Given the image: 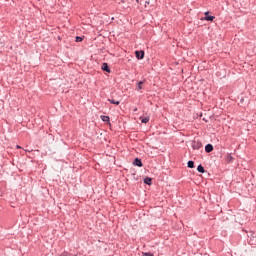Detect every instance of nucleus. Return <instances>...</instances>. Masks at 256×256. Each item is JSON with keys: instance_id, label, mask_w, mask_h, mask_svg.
I'll return each instance as SVG.
<instances>
[{"instance_id": "8", "label": "nucleus", "mask_w": 256, "mask_h": 256, "mask_svg": "<svg viewBox=\"0 0 256 256\" xmlns=\"http://www.w3.org/2000/svg\"><path fill=\"white\" fill-rule=\"evenodd\" d=\"M108 101L112 103V105H119L121 103L120 101H116L114 99H108Z\"/></svg>"}, {"instance_id": "16", "label": "nucleus", "mask_w": 256, "mask_h": 256, "mask_svg": "<svg viewBox=\"0 0 256 256\" xmlns=\"http://www.w3.org/2000/svg\"><path fill=\"white\" fill-rule=\"evenodd\" d=\"M60 256H71V255H69L67 253H62Z\"/></svg>"}, {"instance_id": "14", "label": "nucleus", "mask_w": 256, "mask_h": 256, "mask_svg": "<svg viewBox=\"0 0 256 256\" xmlns=\"http://www.w3.org/2000/svg\"><path fill=\"white\" fill-rule=\"evenodd\" d=\"M81 41H83V37L81 36L76 37V43H81Z\"/></svg>"}, {"instance_id": "17", "label": "nucleus", "mask_w": 256, "mask_h": 256, "mask_svg": "<svg viewBox=\"0 0 256 256\" xmlns=\"http://www.w3.org/2000/svg\"><path fill=\"white\" fill-rule=\"evenodd\" d=\"M232 159H233L232 156H229V157H228V161H231Z\"/></svg>"}, {"instance_id": "19", "label": "nucleus", "mask_w": 256, "mask_h": 256, "mask_svg": "<svg viewBox=\"0 0 256 256\" xmlns=\"http://www.w3.org/2000/svg\"><path fill=\"white\" fill-rule=\"evenodd\" d=\"M146 3H147V5H149V2L146 1Z\"/></svg>"}, {"instance_id": "2", "label": "nucleus", "mask_w": 256, "mask_h": 256, "mask_svg": "<svg viewBox=\"0 0 256 256\" xmlns=\"http://www.w3.org/2000/svg\"><path fill=\"white\" fill-rule=\"evenodd\" d=\"M135 55L138 59H143L145 57V52L144 51H136Z\"/></svg>"}, {"instance_id": "15", "label": "nucleus", "mask_w": 256, "mask_h": 256, "mask_svg": "<svg viewBox=\"0 0 256 256\" xmlns=\"http://www.w3.org/2000/svg\"><path fill=\"white\" fill-rule=\"evenodd\" d=\"M144 256H153L151 253H144Z\"/></svg>"}, {"instance_id": "3", "label": "nucleus", "mask_w": 256, "mask_h": 256, "mask_svg": "<svg viewBox=\"0 0 256 256\" xmlns=\"http://www.w3.org/2000/svg\"><path fill=\"white\" fill-rule=\"evenodd\" d=\"M102 71H106V73H111V69H109V65L107 63L102 64Z\"/></svg>"}, {"instance_id": "18", "label": "nucleus", "mask_w": 256, "mask_h": 256, "mask_svg": "<svg viewBox=\"0 0 256 256\" xmlns=\"http://www.w3.org/2000/svg\"><path fill=\"white\" fill-rule=\"evenodd\" d=\"M16 147H17V149H21V146H19V145H17Z\"/></svg>"}, {"instance_id": "13", "label": "nucleus", "mask_w": 256, "mask_h": 256, "mask_svg": "<svg viewBox=\"0 0 256 256\" xmlns=\"http://www.w3.org/2000/svg\"><path fill=\"white\" fill-rule=\"evenodd\" d=\"M151 178H149V177H147V178H145L144 179V183L146 184V185H151Z\"/></svg>"}, {"instance_id": "1", "label": "nucleus", "mask_w": 256, "mask_h": 256, "mask_svg": "<svg viewBox=\"0 0 256 256\" xmlns=\"http://www.w3.org/2000/svg\"><path fill=\"white\" fill-rule=\"evenodd\" d=\"M201 147H203V144L201 143V141H199V140H194V141L192 142V148H193V149L199 150V149H201Z\"/></svg>"}, {"instance_id": "4", "label": "nucleus", "mask_w": 256, "mask_h": 256, "mask_svg": "<svg viewBox=\"0 0 256 256\" xmlns=\"http://www.w3.org/2000/svg\"><path fill=\"white\" fill-rule=\"evenodd\" d=\"M205 151H206V153H211V151H213V145L212 144H207L205 146Z\"/></svg>"}, {"instance_id": "9", "label": "nucleus", "mask_w": 256, "mask_h": 256, "mask_svg": "<svg viewBox=\"0 0 256 256\" xmlns=\"http://www.w3.org/2000/svg\"><path fill=\"white\" fill-rule=\"evenodd\" d=\"M141 123H149V117H140Z\"/></svg>"}, {"instance_id": "11", "label": "nucleus", "mask_w": 256, "mask_h": 256, "mask_svg": "<svg viewBox=\"0 0 256 256\" xmlns=\"http://www.w3.org/2000/svg\"><path fill=\"white\" fill-rule=\"evenodd\" d=\"M188 167H189V169H193L195 167V162L188 161Z\"/></svg>"}, {"instance_id": "20", "label": "nucleus", "mask_w": 256, "mask_h": 256, "mask_svg": "<svg viewBox=\"0 0 256 256\" xmlns=\"http://www.w3.org/2000/svg\"><path fill=\"white\" fill-rule=\"evenodd\" d=\"M137 1V3H139V0H136Z\"/></svg>"}, {"instance_id": "5", "label": "nucleus", "mask_w": 256, "mask_h": 256, "mask_svg": "<svg viewBox=\"0 0 256 256\" xmlns=\"http://www.w3.org/2000/svg\"><path fill=\"white\" fill-rule=\"evenodd\" d=\"M134 165H136L137 167H143V162H141L139 158H136L134 161Z\"/></svg>"}, {"instance_id": "7", "label": "nucleus", "mask_w": 256, "mask_h": 256, "mask_svg": "<svg viewBox=\"0 0 256 256\" xmlns=\"http://www.w3.org/2000/svg\"><path fill=\"white\" fill-rule=\"evenodd\" d=\"M144 83H145L144 81L138 82L137 91H141V89H143V84H144Z\"/></svg>"}, {"instance_id": "10", "label": "nucleus", "mask_w": 256, "mask_h": 256, "mask_svg": "<svg viewBox=\"0 0 256 256\" xmlns=\"http://www.w3.org/2000/svg\"><path fill=\"white\" fill-rule=\"evenodd\" d=\"M197 171H198L199 173H205V168H203L202 165H199V166L197 167Z\"/></svg>"}, {"instance_id": "12", "label": "nucleus", "mask_w": 256, "mask_h": 256, "mask_svg": "<svg viewBox=\"0 0 256 256\" xmlns=\"http://www.w3.org/2000/svg\"><path fill=\"white\" fill-rule=\"evenodd\" d=\"M101 119L104 123H109V116H101Z\"/></svg>"}, {"instance_id": "6", "label": "nucleus", "mask_w": 256, "mask_h": 256, "mask_svg": "<svg viewBox=\"0 0 256 256\" xmlns=\"http://www.w3.org/2000/svg\"><path fill=\"white\" fill-rule=\"evenodd\" d=\"M205 15H206L205 17L206 21H213L215 19V16H207L209 15V12H205Z\"/></svg>"}]
</instances>
